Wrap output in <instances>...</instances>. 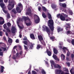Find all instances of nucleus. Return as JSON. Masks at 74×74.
I'll list each match as a JSON object with an SVG mask.
<instances>
[{
    "instance_id": "1",
    "label": "nucleus",
    "mask_w": 74,
    "mask_h": 74,
    "mask_svg": "<svg viewBox=\"0 0 74 74\" xmlns=\"http://www.w3.org/2000/svg\"><path fill=\"white\" fill-rule=\"evenodd\" d=\"M54 24V23H53V21L52 19H50L49 20L48 25L51 31V35H53V32L54 30V27L53 26Z\"/></svg>"
},
{
    "instance_id": "2",
    "label": "nucleus",
    "mask_w": 74,
    "mask_h": 74,
    "mask_svg": "<svg viewBox=\"0 0 74 74\" xmlns=\"http://www.w3.org/2000/svg\"><path fill=\"white\" fill-rule=\"evenodd\" d=\"M9 4L8 6V8L9 11H11L14 7V4H13L12 6L11 5H12V4L14 3L15 1L14 0H12L11 2H10V1H9Z\"/></svg>"
},
{
    "instance_id": "3",
    "label": "nucleus",
    "mask_w": 74,
    "mask_h": 74,
    "mask_svg": "<svg viewBox=\"0 0 74 74\" xmlns=\"http://www.w3.org/2000/svg\"><path fill=\"white\" fill-rule=\"evenodd\" d=\"M42 27L43 29H42L43 31H46V32H47V33L49 35H49H50V33H51V30L49 28L46 26H45V25H44L42 26Z\"/></svg>"
},
{
    "instance_id": "4",
    "label": "nucleus",
    "mask_w": 74,
    "mask_h": 74,
    "mask_svg": "<svg viewBox=\"0 0 74 74\" xmlns=\"http://www.w3.org/2000/svg\"><path fill=\"white\" fill-rule=\"evenodd\" d=\"M3 27L5 29H6L8 33H11V30L10 29L8 28L6 25V24H4L3 25Z\"/></svg>"
},
{
    "instance_id": "5",
    "label": "nucleus",
    "mask_w": 74,
    "mask_h": 74,
    "mask_svg": "<svg viewBox=\"0 0 74 74\" xmlns=\"http://www.w3.org/2000/svg\"><path fill=\"white\" fill-rule=\"evenodd\" d=\"M56 74H65L64 72L63 71H62L61 69H57L56 71Z\"/></svg>"
},
{
    "instance_id": "6",
    "label": "nucleus",
    "mask_w": 74,
    "mask_h": 74,
    "mask_svg": "<svg viewBox=\"0 0 74 74\" xmlns=\"http://www.w3.org/2000/svg\"><path fill=\"white\" fill-rule=\"evenodd\" d=\"M34 16H37V18H38L37 19L35 20V23H38L40 22V17H39V16H38V15L36 14L34 15Z\"/></svg>"
},
{
    "instance_id": "7",
    "label": "nucleus",
    "mask_w": 74,
    "mask_h": 74,
    "mask_svg": "<svg viewBox=\"0 0 74 74\" xmlns=\"http://www.w3.org/2000/svg\"><path fill=\"white\" fill-rule=\"evenodd\" d=\"M4 23H5V21H4V18L1 17H0V25H3Z\"/></svg>"
},
{
    "instance_id": "8",
    "label": "nucleus",
    "mask_w": 74,
    "mask_h": 74,
    "mask_svg": "<svg viewBox=\"0 0 74 74\" xmlns=\"http://www.w3.org/2000/svg\"><path fill=\"white\" fill-rule=\"evenodd\" d=\"M23 42L24 43L25 45H27L28 47H29V46H30V43L29 42V41L27 40L25 41H23Z\"/></svg>"
},
{
    "instance_id": "9",
    "label": "nucleus",
    "mask_w": 74,
    "mask_h": 74,
    "mask_svg": "<svg viewBox=\"0 0 74 74\" xmlns=\"http://www.w3.org/2000/svg\"><path fill=\"white\" fill-rule=\"evenodd\" d=\"M53 66L54 67V68H58L59 69H60L61 68V66L58 64H55Z\"/></svg>"
},
{
    "instance_id": "10",
    "label": "nucleus",
    "mask_w": 74,
    "mask_h": 74,
    "mask_svg": "<svg viewBox=\"0 0 74 74\" xmlns=\"http://www.w3.org/2000/svg\"><path fill=\"white\" fill-rule=\"evenodd\" d=\"M53 58L54 59L57 61H59L60 60L58 58L57 56L55 54H53Z\"/></svg>"
},
{
    "instance_id": "11",
    "label": "nucleus",
    "mask_w": 74,
    "mask_h": 74,
    "mask_svg": "<svg viewBox=\"0 0 74 74\" xmlns=\"http://www.w3.org/2000/svg\"><path fill=\"white\" fill-rule=\"evenodd\" d=\"M16 30V29L15 27H12V29H11L12 33V34H14V33H15V30Z\"/></svg>"
},
{
    "instance_id": "12",
    "label": "nucleus",
    "mask_w": 74,
    "mask_h": 74,
    "mask_svg": "<svg viewBox=\"0 0 74 74\" xmlns=\"http://www.w3.org/2000/svg\"><path fill=\"white\" fill-rule=\"evenodd\" d=\"M57 32L58 33H59V32H63V29L61 28L60 27H58L57 29Z\"/></svg>"
},
{
    "instance_id": "13",
    "label": "nucleus",
    "mask_w": 74,
    "mask_h": 74,
    "mask_svg": "<svg viewBox=\"0 0 74 74\" xmlns=\"http://www.w3.org/2000/svg\"><path fill=\"white\" fill-rule=\"evenodd\" d=\"M60 19L61 21H64L66 20V18L63 15H61L60 16Z\"/></svg>"
},
{
    "instance_id": "14",
    "label": "nucleus",
    "mask_w": 74,
    "mask_h": 74,
    "mask_svg": "<svg viewBox=\"0 0 74 74\" xmlns=\"http://www.w3.org/2000/svg\"><path fill=\"white\" fill-rule=\"evenodd\" d=\"M30 36L32 40H35V39H36L34 35L33 34H31L30 35Z\"/></svg>"
},
{
    "instance_id": "15",
    "label": "nucleus",
    "mask_w": 74,
    "mask_h": 74,
    "mask_svg": "<svg viewBox=\"0 0 74 74\" xmlns=\"http://www.w3.org/2000/svg\"><path fill=\"white\" fill-rule=\"evenodd\" d=\"M53 52L54 54H58V50L56 48H54L53 49Z\"/></svg>"
},
{
    "instance_id": "16",
    "label": "nucleus",
    "mask_w": 74,
    "mask_h": 74,
    "mask_svg": "<svg viewBox=\"0 0 74 74\" xmlns=\"http://www.w3.org/2000/svg\"><path fill=\"white\" fill-rule=\"evenodd\" d=\"M38 37L40 41H42V40H43V38H42V36L41 35H38Z\"/></svg>"
},
{
    "instance_id": "17",
    "label": "nucleus",
    "mask_w": 74,
    "mask_h": 74,
    "mask_svg": "<svg viewBox=\"0 0 74 74\" xmlns=\"http://www.w3.org/2000/svg\"><path fill=\"white\" fill-rule=\"evenodd\" d=\"M23 18L25 20V21H26L27 20H28V21H30V18L27 17L23 16Z\"/></svg>"
},
{
    "instance_id": "18",
    "label": "nucleus",
    "mask_w": 74,
    "mask_h": 74,
    "mask_svg": "<svg viewBox=\"0 0 74 74\" xmlns=\"http://www.w3.org/2000/svg\"><path fill=\"white\" fill-rule=\"evenodd\" d=\"M42 48V46L40 44H38L37 45V46L36 47V49H39L40 48Z\"/></svg>"
},
{
    "instance_id": "19",
    "label": "nucleus",
    "mask_w": 74,
    "mask_h": 74,
    "mask_svg": "<svg viewBox=\"0 0 74 74\" xmlns=\"http://www.w3.org/2000/svg\"><path fill=\"white\" fill-rule=\"evenodd\" d=\"M16 11L18 12V13H21V10L20 9V8L19 7H17L16 8Z\"/></svg>"
},
{
    "instance_id": "20",
    "label": "nucleus",
    "mask_w": 74,
    "mask_h": 74,
    "mask_svg": "<svg viewBox=\"0 0 74 74\" xmlns=\"http://www.w3.org/2000/svg\"><path fill=\"white\" fill-rule=\"evenodd\" d=\"M47 52L48 56H51L52 53H51V51H49V49H47Z\"/></svg>"
},
{
    "instance_id": "21",
    "label": "nucleus",
    "mask_w": 74,
    "mask_h": 74,
    "mask_svg": "<svg viewBox=\"0 0 74 74\" xmlns=\"http://www.w3.org/2000/svg\"><path fill=\"white\" fill-rule=\"evenodd\" d=\"M62 49L63 50V52H64V53H66V50H67V51L69 50V49L67 48L66 47H64L63 48H62Z\"/></svg>"
},
{
    "instance_id": "22",
    "label": "nucleus",
    "mask_w": 74,
    "mask_h": 74,
    "mask_svg": "<svg viewBox=\"0 0 74 74\" xmlns=\"http://www.w3.org/2000/svg\"><path fill=\"white\" fill-rule=\"evenodd\" d=\"M51 7L53 9H54V8H56L57 7V5L55 4H52L51 5Z\"/></svg>"
},
{
    "instance_id": "23",
    "label": "nucleus",
    "mask_w": 74,
    "mask_h": 74,
    "mask_svg": "<svg viewBox=\"0 0 74 74\" xmlns=\"http://www.w3.org/2000/svg\"><path fill=\"white\" fill-rule=\"evenodd\" d=\"M8 42L9 44H12V40L11 38H8Z\"/></svg>"
},
{
    "instance_id": "24",
    "label": "nucleus",
    "mask_w": 74,
    "mask_h": 74,
    "mask_svg": "<svg viewBox=\"0 0 74 74\" xmlns=\"http://www.w3.org/2000/svg\"><path fill=\"white\" fill-rule=\"evenodd\" d=\"M32 21H30L29 23H26L25 24L27 26H30L32 25Z\"/></svg>"
},
{
    "instance_id": "25",
    "label": "nucleus",
    "mask_w": 74,
    "mask_h": 74,
    "mask_svg": "<svg viewBox=\"0 0 74 74\" xmlns=\"http://www.w3.org/2000/svg\"><path fill=\"white\" fill-rule=\"evenodd\" d=\"M47 15H48V18L49 19H52V16L49 13H47Z\"/></svg>"
},
{
    "instance_id": "26",
    "label": "nucleus",
    "mask_w": 74,
    "mask_h": 74,
    "mask_svg": "<svg viewBox=\"0 0 74 74\" xmlns=\"http://www.w3.org/2000/svg\"><path fill=\"white\" fill-rule=\"evenodd\" d=\"M42 15L44 18H45L47 17V16L46 15L45 13L44 12H42Z\"/></svg>"
},
{
    "instance_id": "27",
    "label": "nucleus",
    "mask_w": 74,
    "mask_h": 74,
    "mask_svg": "<svg viewBox=\"0 0 74 74\" xmlns=\"http://www.w3.org/2000/svg\"><path fill=\"white\" fill-rule=\"evenodd\" d=\"M30 12V14L29 13H27L26 15H29V16L32 17V16H33V14L32 13V12Z\"/></svg>"
},
{
    "instance_id": "28",
    "label": "nucleus",
    "mask_w": 74,
    "mask_h": 74,
    "mask_svg": "<svg viewBox=\"0 0 74 74\" xmlns=\"http://www.w3.org/2000/svg\"><path fill=\"white\" fill-rule=\"evenodd\" d=\"M12 12H14V14H15L17 13L16 11V10L15 9H13L12 10Z\"/></svg>"
},
{
    "instance_id": "29",
    "label": "nucleus",
    "mask_w": 74,
    "mask_h": 74,
    "mask_svg": "<svg viewBox=\"0 0 74 74\" xmlns=\"http://www.w3.org/2000/svg\"><path fill=\"white\" fill-rule=\"evenodd\" d=\"M33 47H34V44L32 43L30 46L29 49H32Z\"/></svg>"
},
{
    "instance_id": "30",
    "label": "nucleus",
    "mask_w": 74,
    "mask_h": 74,
    "mask_svg": "<svg viewBox=\"0 0 74 74\" xmlns=\"http://www.w3.org/2000/svg\"><path fill=\"white\" fill-rule=\"evenodd\" d=\"M42 10L43 11H44L45 12H46L47 11V8H46L44 6L42 7Z\"/></svg>"
},
{
    "instance_id": "31",
    "label": "nucleus",
    "mask_w": 74,
    "mask_h": 74,
    "mask_svg": "<svg viewBox=\"0 0 74 74\" xmlns=\"http://www.w3.org/2000/svg\"><path fill=\"white\" fill-rule=\"evenodd\" d=\"M0 5L1 8H2V9H3V8H4V7L5 6V4H3V3H1Z\"/></svg>"
},
{
    "instance_id": "32",
    "label": "nucleus",
    "mask_w": 74,
    "mask_h": 74,
    "mask_svg": "<svg viewBox=\"0 0 74 74\" xmlns=\"http://www.w3.org/2000/svg\"><path fill=\"white\" fill-rule=\"evenodd\" d=\"M28 12L27 13H29V14H30L31 12H32V10H31V9H30V8H28Z\"/></svg>"
},
{
    "instance_id": "33",
    "label": "nucleus",
    "mask_w": 74,
    "mask_h": 74,
    "mask_svg": "<svg viewBox=\"0 0 74 74\" xmlns=\"http://www.w3.org/2000/svg\"><path fill=\"white\" fill-rule=\"evenodd\" d=\"M61 57L62 59L64 60L65 58V56L63 54H61Z\"/></svg>"
},
{
    "instance_id": "34",
    "label": "nucleus",
    "mask_w": 74,
    "mask_h": 74,
    "mask_svg": "<svg viewBox=\"0 0 74 74\" xmlns=\"http://www.w3.org/2000/svg\"><path fill=\"white\" fill-rule=\"evenodd\" d=\"M7 25L8 27H11V24L10 23L8 22L7 23Z\"/></svg>"
},
{
    "instance_id": "35",
    "label": "nucleus",
    "mask_w": 74,
    "mask_h": 74,
    "mask_svg": "<svg viewBox=\"0 0 74 74\" xmlns=\"http://www.w3.org/2000/svg\"><path fill=\"white\" fill-rule=\"evenodd\" d=\"M24 46L25 49L26 51H28V48H27V47L25 45H24Z\"/></svg>"
},
{
    "instance_id": "36",
    "label": "nucleus",
    "mask_w": 74,
    "mask_h": 74,
    "mask_svg": "<svg viewBox=\"0 0 74 74\" xmlns=\"http://www.w3.org/2000/svg\"><path fill=\"white\" fill-rule=\"evenodd\" d=\"M55 38L54 36L51 37H50V39L51 40H52V41H54V40H55Z\"/></svg>"
},
{
    "instance_id": "37",
    "label": "nucleus",
    "mask_w": 74,
    "mask_h": 74,
    "mask_svg": "<svg viewBox=\"0 0 74 74\" xmlns=\"http://www.w3.org/2000/svg\"><path fill=\"white\" fill-rule=\"evenodd\" d=\"M62 7L63 8H66V7H67V5H66V3H62Z\"/></svg>"
},
{
    "instance_id": "38",
    "label": "nucleus",
    "mask_w": 74,
    "mask_h": 74,
    "mask_svg": "<svg viewBox=\"0 0 74 74\" xmlns=\"http://www.w3.org/2000/svg\"><path fill=\"white\" fill-rule=\"evenodd\" d=\"M2 10H3V11L5 13V14H8V11H6L5 10V9L4 8H3L2 9Z\"/></svg>"
},
{
    "instance_id": "39",
    "label": "nucleus",
    "mask_w": 74,
    "mask_h": 74,
    "mask_svg": "<svg viewBox=\"0 0 74 74\" xmlns=\"http://www.w3.org/2000/svg\"><path fill=\"white\" fill-rule=\"evenodd\" d=\"M67 51L68 52H67L66 55L68 57H69V56H70V52L69 51V50Z\"/></svg>"
},
{
    "instance_id": "40",
    "label": "nucleus",
    "mask_w": 74,
    "mask_h": 74,
    "mask_svg": "<svg viewBox=\"0 0 74 74\" xmlns=\"http://www.w3.org/2000/svg\"><path fill=\"white\" fill-rule=\"evenodd\" d=\"M7 18H8V19H9V18H10V14L9 13H8L7 14Z\"/></svg>"
},
{
    "instance_id": "41",
    "label": "nucleus",
    "mask_w": 74,
    "mask_h": 74,
    "mask_svg": "<svg viewBox=\"0 0 74 74\" xmlns=\"http://www.w3.org/2000/svg\"><path fill=\"white\" fill-rule=\"evenodd\" d=\"M51 63V64H52V65H54L55 64V62H54V61L53 60L50 61Z\"/></svg>"
},
{
    "instance_id": "42",
    "label": "nucleus",
    "mask_w": 74,
    "mask_h": 74,
    "mask_svg": "<svg viewBox=\"0 0 74 74\" xmlns=\"http://www.w3.org/2000/svg\"><path fill=\"white\" fill-rule=\"evenodd\" d=\"M18 6L19 7H21V8H22L23 7V5H22L21 4V3H18Z\"/></svg>"
},
{
    "instance_id": "43",
    "label": "nucleus",
    "mask_w": 74,
    "mask_h": 74,
    "mask_svg": "<svg viewBox=\"0 0 74 74\" xmlns=\"http://www.w3.org/2000/svg\"><path fill=\"white\" fill-rule=\"evenodd\" d=\"M41 73L42 74H46V73H45V71H44V69H43L41 71Z\"/></svg>"
},
{
    "instance_id": "44",
    "label": "nucleus",
    "mask_w": 74,
    "mask_h": 74,
    "mask_svg": "<svg viewBox=\"0 0 74 74\" xmlns=\"http://www.w3.org/2000/svg\"><path fill=\"white\" fill-rule=\"evenodd\" d=\"M69 13L70 14H71V15H73V11H72V10H69Z\"/></svg>"
},
{
    "instance_id": "45",
    "label": "nucleus",
    "mask_w": 74,
    "mask_h": 74,
    "mask_svg": "<svg viewBox=\"0 0 74 74\" xmlns=\"http://www.w3.org/2000/svg\"><path fill=\"white\" fill-rule=\"evenodd\" d=\"M66 64H67L68 67H70V63L69 62H66Z\"/></svg>"
},
{
    "instance_id": "46",
    "label": "nucleus",
    "mask_w": 74,
    "mask_h": 74,
    "mask_svg": "<svg viewBox=\"0 0 74 74\" xmlns=\"http://www.w3.org/2000/svg\"><path fill=\"white\" fill-rule=\"evenodd\" d=\"M23 40L24 41H26V40H27V39L26 37L25 36L24 38H23Z\"/></svg>"
},
{
    "instance_id": "47",
    "label": "nucleus",
    "mask_w": 74,
    "mask_h": 74,
    "mask_svg": "<svg viewBox=\"0 0 74 74\" xmlns=\"http://www.w3.org/2000/svg\"><path fill=\"white\" fill-rule=\"evenodd\" d=\"M1 48L3 49V51H6V48L5 47H1Z\"/></svg>"
},
{
    "instance_id": "48",
    "label": "nucleus",
    "mask_w": 74,
    "mask_h": 74,
    "mask_svg": "<svg viewBox=\"0 0 74 74\" xmlns=\"http://www.w3.org/2000/svg\"><path fill=\"white\" fill-rule=\"evenodd\" d=\"M74 54L72 53L71 54V57L72 60H73V59H74Z\"/></svg>"
},
{
    "instance_id": "49",
    "label": "nucleus",
    "mask_w": 74,
    "mask_h": 74,
    "mask_svg": "<svg viewBox=\"0 0 74 74\" xmlns=\"http://www.w3.org/2000/svg\"><path fill=\"white\" fill-rule=\"evenodd\" d=\"M32 74H37V72L34 71H32Z\"/></svg>"
},
{
    "instance_id": "50",
    "label": "nucleus",
    "mask_w": 74,
    "mask_h": 74,
    "mask_svg": "<svg viewBox=\"0 0 74 74\" xmlns=\"http://www.w3.org/2000/svg\"><path fill=\"white\" fill-rule=\"evenodd\" d=\"M18 26L20 29H23V27L18 25Z\"/></svg>"
},
{
    "instance_id": "51",
    "label": "nucleus",
    "mask_w": 74,
    "mask_h": 74,
    "mask_svg": "<svg viewBox=\"0 0 74 74\" xmlns=\"http://www.w3.org/2000/svg\"><path fill=\"white\" fill-rule=\"evenodd\" d=\"M20 21H21V20L20 19H18V20L17 21V23L18 25V24L19 23V22H20Z\"/></svg>"
},
{
    "instance_id": "52",
    "label": "nucleus",
    "mask_w": 74,
    "mask_h": 74,
    "mask_svg": "<svg viewBox=\"0 0 74 74\" xmlns=\"http://www.w3.org/2000/svg\"><path fill=\"white\" fill-rule=\"evenodd\" d=\"M71 42L72 44L74 45V39H73V40L71 41Z\"/></svg>"
},
{
    "instance_id": "53",
    "label": "nucleus",
    "mask_w": 74,
    "mask_h": 74,
    "mask_svg": "<svg viewBox=\"0 0 74 74\" xmlns=\"http://www.w3.org/2000/svg\"><path fill=\"white\" fill-rule=\"evenodd\" d=\"M66 25L68 27H70V24L69 23H66Z\"/></svg>"
},
{
    "instance_id": "54",
    "label": "nucleus",
    "mask_w": 74,
    "mask_h": 74,
    "mask_svg": "<svg viewBox=\"0 0 74 74\" xmlns=\"http://www.w3.org/2000/svg\"><path fill=\"white\" fill-rule=\"evenodd\" d=\"M3 32L2 31H0V36H3Z\"/></svg>"
},
{
    "instance_id": "55",
    "label": "nucleus",
    "mask_w": 74,
    "mask_h": 74,
    "mask_svg": "<svg viewBox=\"0 0 74 74\" xmlns=\"http://www.w3.org/2000/svg\"><path fill=\"white\" fill-rule=\"evenodd\" d=\"M0 56H3V52H0Z\"/></svg>"
},
{
    "instance_id": "56",
    "label": "nucleus",
    "mask_w": 74,
    "mask_h": 74,
    "mask_svg": "<svg viewBox=\"0 0 74 74\" xmlns=\"http://www.w3.org/2000/svg\"><path fill=\"white\" fill-rule=\"evenodd\" d=\"M70 31H68L67 32V34H70Z\"/></svg>"
},
{
    "instance_id": "57",
    "label": "nucleus",
    "mask_w": 74,
    "mask_h": 74,
    "mask_svg": "<svg viewBox=\"0 0 74 74\" xmlns=\"http://www.w3.org/2000/svg\"><path fill=\"white\" fill-rule=\"evenodd\" d=\"M64 71H66V72H68L69 71V70H68V69H65V70H64Z\"/></svg>"
},
{
    "instance_id": "58",
    "label": "nucleus",
    "mask_w": 74,
    "mask_h": 74,
    "mask_svg": "<svg viewBox=\"0 0 74 74\" xmlns=\"http://www.w3.org/2000/svg\"><path fill=\"white\" fill-rule=\"evenodd\" d=\"M17 47V46H15L13 47V49H15L16 48V47Z\"/></svg>"
},
{
    "instance_id": "59",
    "label": "nucleus",
    "mask_w": 74,
    "mask_h": 74,
    "mask_svg": "<svg viewBox=\"0 0 74 74\" xmlns=\"http://www.w3.org/2000/svg\"><path fill=\"white\" fill-rule=\"evenodd\" d=\"M16 43H18L19 42V40L18 39H16Z\"/></svg>"
},
{
    "instance_id": "60",
    "label": "nucleus",
    "mask_w": 74,
    "mask_h": 74,
    "mask_svg": "<svg viewBox=\"0 0 74 74\" xmlns=\"http://www.w3.org/2000/svg\"><path fill=\"white\" fill-rule=\"evenodd\" d=\"M38 10H39V11H41V7H39L38 8Z\"/></svg>"
},
{
    "instance_id": "61",
    "label": "nucleus",
    "mask_w": 74,
    "mask_h": 74,
    "mask_svg": "<svg viewBox=\"0 0 74 74\" xmlns=\"http://www.w3.org/2000/svg\"><path fill=\"white\" fill-rule=\"evenodd\" d=\"M4 1L5 3L8 2V0H4Z\"/></svg>"
},
{
    "instance_id": "62",
    "label": "nucleus",
    "mask_w": 74,
    "mask_h": 74,
    "mask_svg": "<svg viewBox=\"0 0 74 74\" xmlns=\"http://www.w3.org/2000/svg\"><path fill=\"white\" fill-rule=\"evenodd\" d=\"M22 53H23V51H21L19 53L20 55H22Z\"/></svg>"
},
{
    "instance_id": "63",
    "label": "nucleus",
    "mask_w": 74,
    "mask_h": 74,
    "mask_svg": "<svg viewBox=\"0 0 74 74\" xmlns=\"http://www.w3.org/2000/svg\"><path fill=\"white\" fill-rule=\"evenodd\" d=\"M22 35L21 34H20L19 35V37L20 38H22Z\"/></svg>"
},
{
    "instance_id": "64",
    "label": "nucleus",
    "mask_w": 74,
    "mask_h": 74,
    "mask_svg": "<svg viewBox=\"0 0 74 74\" xmlns=\"http://www.w3.org/2000/svg\"><path fill=\"white\" fill-rule=\"evenodd\" d=\"M5 34L7 36H8V34L7 32H5Z\"/></svg>"
}]
</instances>
